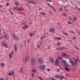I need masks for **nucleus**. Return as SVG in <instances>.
Wrapping results in <instances>:
<instances>
[{"label":"nucleus","mask_w":80,"mask_h":80,"mask_svg":"<svg viewBox=\"0 0 80 80\" xmlns=\"http://www.w3.org/2000/svg\"><path fill=\"white\" fill-rule=\"evenodd\" d=\"M61 61L63 63V66L64 67H68L69 66V64H67L68 62H67L66 60H61Z\"/></svg>","instance_id":"1"},{"label":"nucleus","mask_w":80,"mask_h":80,"mask_svg":"<svg viewBox=\"0 0 80 80\" xmlns=\"http://www.w3.org/2000/svg\"><path fill=\"white\" fill-rule=\"evenodd\" d=\"M31 63L32 65H35L37 63V61L34 58H32L31 59Z\"/></svg>","instance_id":"2"},{"label":"nucleus","mask_w":80,"mask_h":80,"mask_svg":"<svg viewBox=\"0 0 80 80\" xmlns=\"http://www.w3.org/2000/svg\"><path fill=\"white\" fill-rule=\"evenodd\" d=\"M38 62L39 64H43V59L42 58L39 57L38 59Z\"/></svg>","instance_id":"3"},{"label":"nucleus","mask_w":80,"mask_h":80,"mask_svg":"<svg viewBox=\"0 0 80 80\" xmlns=\"http://www.w3.org/2000/svg\"><path fill=\"white\" fill-rule=\"evenodd\" d=\"M62 57H70V55H68V54H67L65 52L62 53L61 54Z\"/></svg>","instance_id":"4"},{"label":"nucleus","mask_w":80,"mask_h":80,"mask_svg":"<svg viewBox=\"0 0 80 80\" xmlns=\"http://www.w3.org/2000/svg\"><path fill=\"white\" fill-rule=\"evenodd\" d=\"M38 67L40 68V70H43L44 68L46 67V66H45V65H42L39 66Z\"/></svg>","instance_id":"5"},{"label":"nucleus","mask_w":80,"mask_h":80,"mask_svg":"<svg viewBox=\"0 0 80 80\" xmlns=\"http://www.w3.org/2000/svg\"><path fill=\"white\" fill-rule=\"evenodd\" d=\"M67 49V48H66L65 47H59L56 50H66Z\"/></svg>","instance_id":"6"},{"label":"nucleus","mask_w":80,"mask_h":80,"mask_svg":"<svg viewBox=\"0 0 80 80\" xmlns=\"http://www.w3.org/2000/svg\"><path fill=\"white\" fill-rule=\"evenodd\" d=\"M59 62V61L58 60V58H57L55 61V65L56 66H58V62Z\"/></svg>","instance_id":"7"},{"label":"nucleus","mask_w":80,"mask_h":80,"mask_svg":"<svg viewBox=\"0 0 80 80\" xmlns=\"http://www.w3.org/2000/svg\"><path fill=\"white\" fill-rule=\"evenodd\" d=\"M29 58H30V57L28 56H27L25 59L24 61H26V62H27L28 60H29Z\"/></svg>","instance_id":"8"},{"label":"nucleus","mask_w":80,"mask_h":80,"mask_svg":"<svg viewBox=\"0 0 80 80\" xmlns=\"http://www.w3.org/2000/svg\"><path fill=\"white\" fill-rule=\"evenodd\" d=\"M54 40L55 41H57V40H62V38L61 37H56L54 38Z\"/></svg>","instance_id":"9"},{"label":"nucleus","mask_w":80,"mask_h":80,"mask_svg":"<svg viewBox=\"0 0 80 80\" xmlns=\"http://www.w3.org/2000/svg\"><path fill=\"white\" fill-rule=\"evenodd\" d=\"M49 31L50 32L53 33H55V29L52 28L50 29Z\"/></svg>","instance_id":"10"},{"label":"nucleus","mask_w":80,"mask_h":80,"mask_svg":"<svg viewBox=\"0 0 80 80\" xmlns=\"http://www.w3.org/2000/svg\"><path fill=\"white\" fill-rule=\"evenodd\" d=\"M13 37L15 40H18V37L16 36L15 35H14V36H13Z\"/></svg>","instance_id":"11"},{"label":"nucleus","mask_w":80,"mask_h":80,"mask_svg":"<svg viewBox=\"0 0 80 80\" xmlns=\"http://www.w3.org/2000/svg\"><path fill=\"white\" fill-rule=\"evenodd\" d=\"M59 78L60 79V80H62V79H65V78L64 77L62 76H59Z\"/></svg>","instance_id":"12"},{"label":"nucleus","mask_w":80,"mask_h":80,"mask_svg":"<svg viewBox=\"0 0 80 80\" xmlns=\"http://www.w3.org/2000/svg\"><path fill=\"white\" fill-rule=\"evenodd\" d=\"M5 37L6 40H8V39H9V37H8V35L7 34H5Z\"/></svg>","instance_id":"13"},{"label":"nucleus","mask_w":80,"mask_h":80,"mask_svg":"<svg viewBox=\"0 0 80 80\" xmlns=\"http://www.w3.org/2000/svg\"><path fill=\"white\" fill-rule=\"evenodd\" d=\"M14 49L15 50V52H16V51L17 50V45H16V44H15L14 45Z\"/></svg>","instance_id":"14"},{"label":"nucleus","mask_w":80,"mask_h":80,"mask_svg":"<svg viewBox=\"0 0 80 80\" xmlns=\"http://www.w3.org/2000/svg\"><path fill=\"white\" fill-rule=\"evenodd\" d=\"M65 69L66 70V71H67V72H70V70L68 68L66 67L65 68Z\"/></svg>","instance_id":"15"},{"label":"nucleus","mask_w":80,"mask_h":80,"mask_svg":"<svg viewBox=\"0 0 80 80\" xmlns=\"http://www.w3.org/2000/svg\"><path fill=\"white\" fill-rule=\"evenodd\" d=\"M72 65L73 67H75L76 66H77V63H72Z\"/></svg>","instance_id":"16"},{"label":"nucleus","mask_w":80,"mask_h":80,"mask_svg":"<svg viewBox=\"0 0 80 80\" xmlns=\"http://www.w3.org/2000/svg\"><path fill=\"white\" fill-rule=\"evenodd\" d=\"M49 63H52V62H53V60L52 59H49Z\"/></svg>","instance_id":"17"},{"label":"nucleus","mask_w":80,"mask_h":80,"mask_svg":"<svg viewBox=\"0 0 80 80\" xmlns=\"http://www.w3.org/2000/svg\"><path fill=\"white\" fill-rule=\"evenodd\" d=\"M28 28V25H25L23 27V29H26V28Z\"/></svg>","instance_id":"18"},{"label":"nucleus","mask_w":80,"mask_h":80,"mask_svg":"<svg viewBox=\"0 0 80 80\" xmlns=\"http://www.w3.org/2000/svg\"><path fill=\"white\" fill-rule=\"evenodd\" d=\"M2 45H3V46H4V47H6V48L7 47V45L4 43H2Z\"/></svg>","instance_id":"19"},{"label":"nucleus","mask_w":80,"mask_h":80,"mask_svg":"<svg viewBox=\"0 0 80 80\" xmlns=\"http://www.w3.org/2000/svg\"><path fill=\"white\" fill-rule=\"evenodd\" d=\"M76 70V68H72V72H75Z\"/></svg>","instance_id":"20"},{"label":"nucleus","mask_w":80,"mask_h":80,"mask_svg":"<svg viewBox=\"0 0 80 80\" xmlns=\"http://www.w3.org/2000/svg\"><path fill=\"white\" fill-rule=\"evenodd\" d=\"M19 11H20L21 13H23L24 12V10L23 9L20 10Z\"/></svg>","instance_id":"21"},{"label":"nucleus","mask_w":80,"mask_h":80,"mask_svg":"<svg viewBox=\"0 0 80 80\" xmlns=\"http://www.w3.org/2000/svg\"><path fill=\"white\" fill-rule=\"evenodd\" d=\"M0 66L1 67H4L5 66V64H4V63H2L0 64Z\"/></svg>","instance_id":"22"},{"label":"nucleus","mask_w":80,"mask_h":80,"mask_svg":"<svg viewBox=\"0 0 80 80\" xmlns=\"http://www.w3.org/2000/svg\"><path fill=\"white\" fill-rule=\"evenodd\" d=\"M73 21L74 22H75V21H76L77 20V18L75 17L73 18Z\"/></svg>","instance_id":"23"},{"label":"nucleus","mask_w":80,"mask_h":80,"mask_svg":"<svg viewBox=\"0 0 80 80\" xmlns=\"http://www.w3.org/2000/svg\"><path fill=\"white\" fill-rule=\"evenodd\" d=\"M76 8H77V10H78V11H79V12H80V8H78L77 7L75 6Z\"/></svg>","instance_id":"24"},{"label":"nucleus","mask_w":80,"mask_h":80,"mask_svg":"<svg viewBox=\"0 0 80 80\" xmlns=\"http://www.w3.org/2000/svg\"><path fill=\"white\" fill-rule=\"evenodd\" d=\"M14 9L16 10H18V8L15 7L14 8Z\"/></svg>","instance_id":"25"},{"label":"nucleus","mask_w":80,"mask_h":80,"mask_svg":"<svg viewBox=\"0 0 80 80\" xmlns=\"http://www.w3.org/2000/svg\"><path fill=\"white\" fill-rule=\"evenodd\" d=\"M14 4H16V6H19V4L17 2H15L14 3Z\"/></svg>","instance_id":"26"},{"label":"nucleus","mask_w":80,"mask_h":80,"mask_svg":"<svg viewBox=\"0 0 80 80\" xmlns=\"http://www.w3.org/2000/svg\"><path fill=\"white\" fill-rule=\"evenodd\" d=\"M63 35H65V36H68V34L67 33H65L64 32H63Z\"/></svg>","instance_id":"27"},{"label":"nucleus","mask_w":80,"mask_h":80,"mask_svg":"<svg viewBox=\"0 0 80 80\" xmlns=\"http://www.w3.org/2000/svg\"><path fill=\"white\" fill-rule=\"evenodd\" d=\"M12 54H9V57L10 59H11V58H12Z\"/></svg>","instance_id":"28"},{"label":"nucleus","mask_w":80,"mask_h":80,"mask_svg":"<svg viewBox=\"0 0 80 80\" xmlns=\"http://www.w3.org/2000/svg\"><path fill=\"white\" fill-rule=\"evenodd\" d=\"M11 75L12 76H13V73H14L13 71H11Z\"/></svg>","instance_id":"29"},{"label":"nucleus","mask_w":80,"mask_h":80,"mask_svg":"<svg viewBox=\"0 0 80 80\" xmlns=\"http://www.w3.org/2000/svg\"><path fill=\"white\" fill-rule=\"evenodd\" d=\"M36 2H33V1H32V2L31 3H32V4H36Z\"/></svg>","instance_id":"30"},{"label":"nucleus","mask_w":80,"mask_h":80,"mask_svg":"<svg viewBox=\"0 0 80 80\" xmlns=\"http://www.w3.org/2000/svg\"><path fill=\"white\" fill-rule=\"evenodd\" d=\"M19 71H20V72H21L22 73H23V70H19Z\"/></svg>","instance_id":"31"},{"label":"nucleus","mask_w":80,"mask_h":80,"mask_svg":"<svg viewBox=\"0 0 80 80\" xmlns=\"http://www.w3.org/2000/svg\"><path fill=\"white\" fill-rule=\"evenodd\" d=\"M74 48H76V49H77V50H79V51H80V49H79L76 46H74Z\"/></svg>","instance_id":"32"},{"label":"nucleus","mask_w":80,"mask_h":80,"mask_svg":"<svg viewBox=\"0 0 80 80\" xmlns=\"http://www.w3.org/2000/svg\"><path fill=\"white\" fill-rule=\"evenodd\" d=\"M58 58V60H62V57H59Z\"/></svg>","instance_id":"33"},{"label":"nucleus","mask_w":80,"mask_h":80,"mask_svg":"<svg viewBox=\"0 0 80 80\" xmlns=\"http://www.w3.org/2000/svg\"><path fill=\"white\" fill-rule=\"evenodd\" d=\"M32 1H33V0H29L28 1V2H29V3H32Z\"/></svg>","instance_id":"34"},{"label":"nucleus","mask_w":80,"mask_h":80,"mask_svg":"<svg viewBox=\"0 0 80 80\" xmlns=\"http://www.w3.org/2000/svg\"><path fill=\"white\" fill-rule=\"evenodd\" d=\"M38 78L41 80H43V78H41V77H38Z\"/></svg>","instance_id":"35"},{"label":"nucleus","mask_w":80,"mask_h":80,"mask_svg":"<svg viewBox=\"0 0 80 80\" xmlns=\"http://www.w3.org/2000/svg\"><path fill=\"white\" fill-rule=\"evenodd\" d=\"M66 75H67V77H70V75L69 74H66Z\"/></svg>","instance_id":"36"},{"label":"nucleus","mask_w":80,"mask_h":80,"mask_svg":"<svg viewBox=\"0 0 80 80\" xmlns=\"http://www.w3.org/2000/svg\"><path fill=\"white\" fill-rule=\"evenodd\" d=\"M45 36H43L41 38V39H43V38H45Z\"/></svg>","instance_id":"37"},{"label":"nucleus","mask_w":80,"mask_h":80,"mask_svg":"<svg viewBox=\"0 0 80 80\" xmlns=\"http://www.w3.org/2000/svg\"><path fill=\"white\" fill-rule=\"evenodd\" d=\"M69 62L70 63H73V61H72V60L70 61H69Z\"/></svg>","instance_id":"38"},{"label":"nucleus","mask_w":80,"mask_h":80,"mask_svg":"<svg viewBox=\"0 0 80 80\" xmlns=\"http://www.w3.org/2000/svg\"><path fill=\"white\" fill-rule=\"evenodd\" d=\"M41 13V14H42V15H45V14L44 12H42Z\"/></svg>","instance_id":"39"},{"label":"nucleus","mask_w":80,"mask_h":80,"mask_svg":"<svg viewBox=\"0 0 80 80\" xmlns=\"http://www.w3.org/2000/svg\"><path fill=\"white\" fill-rule=\"evenodd\" d=\"M34 33H33V34H32V33H31V34H30V36H31V37L32 36V35H34Z\"/></svg>","instance_id":"40"},{"label":"nucleus","mask_w":80,"mask_h":80,"mask_svg":"<svg viewBox=\"0 0 80 80\" xmlns=\"http://www.w3.org/2000/svg\"><path fill=\"white\" fill-rule=\"evenodd\" d=\"M59 76H60V75H58V76H56V78H59Z\"/></svg>","instance_id":"41"},{"label":"nucleus","mask_w":80,"mask_h":80,"mask_svg":"<svg viewBox=\"0 0 80 80\" xmlns=\"http://www.w3.org/2000/svg\"><path fill=\"white\" fill-rule=\"evenodd\" d=\"M10 13L11 14V15H13V13L11 11H10Z\"/></svg>","instance_id":"42"},{"label":"nucleus","mask_w":80,"mask_h":80,"mask_svg":"<svg viewBox=\"0 0 80 80\" xmlns=\"http://www.w3.org/2000/svg\"><path fill=\"white\" fill-rule=\"evenodd\" d=\"M32 72L33 73H35V69L32 70Z\"/></svg>","instance_id":"43"},{"label":"nucleus","mask_w":80,"mask_h":80,"mask_svg":"<svg viewBox=\"0 0 80 80\" xmlns=\"http://www.w3.org/2000/svg\"><path fill=\"white\" fill-rule=\"evenodd\" d=\"M9 76H11L12 75V74H11V72H9Z\"/></svg>","instance_id":"44"},{"label":"nucleus","mask_w":80,"mask_h":80,"mask_svg":"<svg viewBox=\"0 0 80 80\" xmlns=\"http://www.w3.org/2000/svg\"><path fill=\"white\" fill-rule=\"evenodd\" d=\"M62 15L63 16H65V15H66V14H65V13H64L62 14Z\"/></svg>","instance_id":"45"},{"label":"nucleus","mask_w":80,"mask_h":80,"mask_svg":"<svg viewBox=\"0 0 80 80\" xmlns=\"http://www.w3.org/2000/svg\"><path fill=\"white\" fill-rule=\"evenodd\" d=\"M52 10H54V11H55V8H54L53 7H52Z\"/></svg>","instance_id":"46"},{"label":"nucleus","mask_w":80,"mask_h":80,"mask_svg":"<svg viewBox=\"0 0 80 80\" xmlns=\"http://www.w3.org/2000/svg\"><path fill=\"white\" fill-rule=\"evenodd\" d=\"M13 51H12L11 52V55H13Z\"/></svg>","instance_id":"47"},{"label":"nucleus","mask_w":80,"mask_h":80,"mask_svg":"<svg viewBox=\"0 0 80 80\" xmlns=\"http://www.w3.org/2000/svg\"><path fill=\"white\" fill-rule=\"evenodd\" d=\"M47 71H48V72H50V69L48 68L47 69Z\"/></svg>","instance_id":"48"},{"label":"nucleus","mask_w":80,"mask_h":80,"mask_svg":"<svg viewBox=\"0 0 80 80\" xmlns=\"http://www.w3.org/2000/svg\"><path fill=\"white\" fill-rule=\"evenodd\" d=\"M78 74H80V71H78Z\"/></svg>","instance_id":"49"},{"label":"nucleus","mask_w":80,"mask_h":80,"mask_svg":"<svg viewBox=\"0 0 80 80\" xmlns=\"http://www.w3.org/2000/svg\"><path fill=\"white\" fill-rule=\"evenodd\" d=\"M57 70H58V72H60V69L59 68H58Z\"/></svg>","instance_id":"50"},{"label":"nucleus","mask_w":80,"mask_h":80,"mask_svg":"<svg viewBox=\"0 0 80 80\" xmlns=\"http://www.w3.org/2000/svg\"><path fill=\"white\" fill-rule=\"evenodd\" d=\"M23 24L24 25H25V24H26V22H23Z\"/></svg>","instance_id":"51"},{"label":"nucleus","mask_w":80,"mask_h":80,"mask_svg":"<svg viewBox=\"0 0 80 80\" xmlns=\"http://www.w3.org/2000/svg\"><path fill=\"white\" fill-rule=\"evenodd\" d=\"M60 11H62V8H60Z\"/></svg>","instance_id":"52"},{"label":"nucleus","mask_w":80,"mask_h":80,"mask_svg":"<svg viewBox=\"0 0 80 80\" xmlns=\"http://www.w3.org/2000/svg\"><path fill=\"white\" fill-rule=\"evenodd\" d=\"M70 23H71V22H68V24H70Z\"/></svg>","instance_id":"53"},{"label":"nucleus","mask_w":80,"mask_h":80,"mask_svg":"<svg viewBox=\"0 0 80 80\" xmlns=\"http://www.w3.org/2000/svg\"><path fill=\"white\" fill-rule=\"evenodd\" d=\"M75 62H77V59H75Z\"/></svg>","instance_id":"54"},{"label":"nucleus","mask_w":80,"mask_h":80,"mask_svg":"<svg viewBox=\"0 0 80 80\" xmlns=\"http://www.w3.org/2000/svg\"><path fill=\"white\" fill-rule=\"evenodd\" d=\"M8 5H9V3H8L7 4V6H8Z\"/></svg>","instance_id":"55"},{"label":"nucleus","mask_w":80,"mask_h":80,"mask_svg":"<svg viewBox=\"0 0 80 80\" xmlns=\"http://www.w3.org/2000/svg\"><path fill=\"white\" fill-rule=\"evenodd\" d=\"M32 77H34V74L32 73Z\"/></svg>","instance_id":"56"},{"label":"nucleus","mask_w":80,"mask_h":80,"mask_svg":"<svg viewBox=\"0 0 80 80\" xmlns=\"http://www.w3.org/2000/svg\"><path fill=\"white\" fill-rule=\"evenodd\" d=\"M73 38H74V39H76V37H73Z\"/></svg>","instance_id":"57"},{"label":"nucleus","mask_w":80,"mask_h":80,"mask_svg":"<svg viewBox=\"0 0 80 80\" xmlns=\"http://www.w3.org/2000/svg\"><path fill=\"white\" fill-rule=\"evenodd\" d=\"M57 44L58 45H60V43H58Z\"/></svg>","instance_id":"58"},{"label":"nucleus","mask_w":80,"mask_h":80,"mask_svg":"<svg viewBox=\"0 0 80 80\" xmlns=\"http://www.w3.org/2000/svg\"><path fill=\"white\" fill-rule=\"evenodd\" d=\"M49 13H51V14H52V12H51V10H50L49 11Z\"/></svg>","instance_id":"59"},{"label":"nucleus","mask_w":80,"mask_h":80,"mask_svg":"<svg viewBox=\"0 0 80 80\" xmlns=\"http://www.w3.org/2000/svg\"><path fill=\"white\" fill-rule=\"evenodd\" d=\"M49 6V7H53V6H51V5H50V6Z\"/></svg>","instance_id":"60"},{"label":"nucleus","mask_w":80,"mask_h":80,"mask_svg":"<svg viewBox=\"0 0 80 80\" xmlns=\"http://www.w3.org/2000/svg\"><path fill=\"white\" fill-rule=\"evenodd\" d=\"M51 79H52V80H55V79H53V78H51Z\"/></svg>","instance_id":"61"},{"label":"nucleus","mask_w":80,"mask_h":80,"mask_svg":"<svg viewBox=\"0 0 80 80\" xmlns=\"http://www.w3.org/2000/svg\"><path fill=\"white\" fill-rule=\"evenodd\" d=\"M71 33H74V32H73V31H71Z\"/></svg>","instance_id":"62"},{"label":"nucleus","mask_w":80,"mask_h":80,"mask_svg":"<svg viewBox=\"0 0 80 80\" xmlns=\"http://www.w3.org/2000/svg\"><path fill=\"white\" fill-rule=\"evenodd\" d=\"M5 80H8V79H7V78H5Z\"/></svg>","instance_id":"63"},{"label":"nucleus","mask_w":80,"mask_h":80,"mask_svg":"<svg viewBox=\"0 0 80 80\" xmlns=\"http://www.w3.org/2000/svg\"><path fill=\"white\" fill-rule=\"evenodd\" d=\"M69 60H70V61H72V58H70L69 59Z\"/></svg>","instance_id":"64"}]
</instances>
